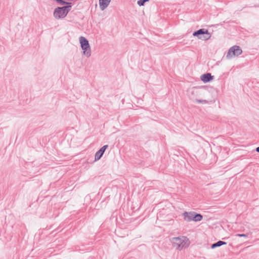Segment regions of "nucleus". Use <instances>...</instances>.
Masks as SVG:
<instances>
[{"mask_svg":"<svg viewBox=\"0 0 259 259\" xmlns=\"http://www.w3.org/2000/svg\"><path fill=\"white\" fill-rule=\"evenodd\" d=\"M170 241L172 246L179 250L187 247L190 244L188 238L184 236L173 237L171 239Z\"/></svg>","mask_w":259,"mask_h":259,"instance_id":"f257e3e1","label":"nucleus"},{"mask_svg":"<svg viewBox=\"0 0 259 259\" xmlns=\"http://www.w3.org/2000/svg\"><path fill=\"white\" fill-rule=\"evenodd\" d=\"M66 6L61 7H58L55 9L53 16L57 19H63L65 18L68 12L70 11L72 7L71 3L66 2Z\"/></svg>","mask_w":259,"mask_h":259,"instance_id":"f03ea898","label":"nucleus"},{"mask_svg":"<svg viewBox=\"0 0 259 259\" xmlns=\"http://www.w3.org/2000/svg\"><path fill=\"white\" fill-rule=\"evenodd\" d=\"M79 41L81 48L83 51V55L87 57H90L91 55V48L88 39L83 36H81L79 38Z\"/></svg>","mask_w":259,"mask_h":259,"instance_id":"7ed1b4c3","label":"nucleus"},{"mask_svg":"<svg viewBox=\"0 0 259 259\" xmlns=\"http://www.w3.org/2000/svg\"><path fill=\"white\" fill-rule=\"evenodd\" d=\"M242 53V51L239 46H234L229 49L226 58L229 59L234 56H238L241 54Z\"/></svg>","mask_w":259,"mask_h":259,"instance_id":"20e7f679","label":"nucleus"},{"mask_svg":"<svg viewBox=\"0 0 259 259\" xmlns=\"http://www.w3.org/2000/svg\"><path fill=\"white\" fill-rule=\"evenodd\" d=\"M195 93H197V91L195 89H192L189 91V97L191 100L195 101L197 103L206 104L208 103V101L205 100H198L195 99L194 96Z\"/></svg>","mask_w":259,"mask_h":259,"instance_id":"39448f33","label":"nucleus"},{"mask_svg":"<svg viewBox=\"0 0 259 259\" xmlns=\"http://www.w3.org/2000/svg\"><path fill=\"white\" fill-rule=\"evenodd\" d=\"M108 147V145H104L101 147L97 152H96L95 155V161H97L100 159Z\"/></svg>","mask_w":259,"mask_h":259,"instance_id":"423d86ee","label":"nucleus"},{"mask_svg":"<svg viewBox=\"0 0 259 259\" xmlns=\"http://www.w3.org/2000/svg\"><path fill=\"white\" fill-rule=\"evenodd\" d=\"M207 30H208L205 29L204 28L200 29L196 31H194L193 33V35L194 36H197L199 39H202L203 35L207 34Z\"/></svg>","mask_w":259,"mask_h":259,"instance_id":"0eeeda50","label":"nucleus"},{"mask_svg":"<svg viewBox=\"0 0 259 259\" xmlns=\"http://www.w3.org/2000/svg\"><path fill=\"white\" fill-rule=\"evenodd\" d=\"M200 78L204 82H208L213 79V76H212L210 73H206L202 74Z\"/></svg>","mask_w":259,"mask_h":259,"instance_id":"6e6552de","label":"nucleus"},{"mask_svg":"<svg viewBox=\"0 0 259 259\" xmlns=\"http://www.w3.org/2000/svg\"><path fill=\"white\" fill-rule=\"evenodd\" d=\"M194 211L187 212L185 211L183 213V217L185 221L190 222L193 220Z\"/></svg>","mask_w":259,"mask_h":259,"instance_id":"1a4fd4ad","label":"nucleus"},{"mask_svg":"<svg viewBox=\"0 0 259 259\" xmlns=\"http://www.w3.org/2000/svg\"><path fill=\"white\" fill-rule=\"evenodd\" d=\"M111 0H99V6L102 11L105 10L109 6Z\"/></svg>","mask_w":259,"mask_h":259,"instance_id":"9d476101","label":"nucleus"},{"mask_svg":"<svg viewBox=\"0 0 259 259\" xmlns=\"http://www.w3.org/2000/svg\"><path fill=\"white\" fill-rule=\"evenodd\" d=\"M202 215L201 214L197 213L195 212H193V217H192L193 221H200L202 219Z\"/></svg>","mask_w":259,"mask_h":259,"instance_id":"9b49d317","label":"nucleus"},{"mask_svg":"<svg viewBox=\"0 0 259 259\" xmlns=\"http://www.w3.org/2000/svg\"><path fill=\"white\" fill-rule=\"evenodd\" d=\"M226 244L227 243L226 242L220 240L214 243H213L211 246V248L213 249Z\"/></svg>","mask_w":259,"mask_h":259,"instance_id":"f8f14e48","label":"nucleus"},{"mask_svg":"<svg viewBox=\"0 0 259 259\" xmlns=\"http://www.w3.org/2000/svg\"><path fill=\"white\" fill-rule=\"evenodd\" d=\"M211 37V34L209 33L208 31L207 30V34H205L203 35V38L202 40H206L209 39Z\"/></svg>","mask_w":259,"mask_h":259,"instance_id":"ddd939ff","label":"nucleus"},{"mask_svg":"<svg viewBox=\"0 0 259 259\" xmlns=\"http://www.w3.org/2000/svg\"><path fill=\"white\" fill-rule=\"evenodd\" d=\"M149 1V0H139L137 4L139 6H143L145 5L146 2H148Z\"/></svg>","mask_w":259,"mask_h":259,"instance_id":"4468645a","label":"nucleus"},{"mask_svg":"<svg viewBox=\"0 0 259 259\" xmlns=\"http://www.w3.org/2000/svg\"><path fill=\"white\" fill-rule=\"evenodd\" d=\"M236 236L238 237H247L248 236V234H237Z\"/></svg>","mask_w":259,"mask_h":259,"instance_id":"2eb2a0df","label":"nucleus"},{"mask_svg":"<svg viewBox=\"0 0 259 259\" xmlns=\"http://www.w3.org/2000/svg\"><path fill=\"white\" fill-rule=\"evenodd\" d=\"M255 151H256L257 152L259 153V147H257L256 148Z\"/></svg>","mask_w":259,"mask_h":259,"instance_id":"dca6fc26","label":"nucleus"}]
</instances>
